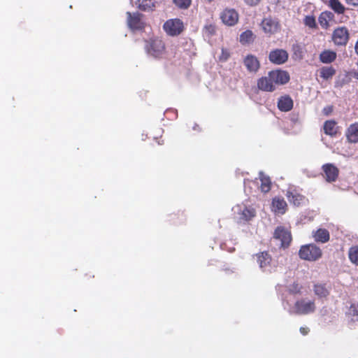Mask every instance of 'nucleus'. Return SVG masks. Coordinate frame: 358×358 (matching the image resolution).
<instances>
[{
	"mask_svg": "<svg viewBox=\"0 0 358 358\" xmlns=\"http://www.w3.org/2000/svg\"><path fill=\"white\" fill-rule=\"evenodd\" d=\"M299 256L301 259L315 262L322 257V251L314 243L306 244L301 246Z\"/></svg>",
	"mask_w": 358,
	"mask_h": 358,
	"instance_id": "1",
	"label": "nucleus"
},
{
	"mask_svg": "<svg viewBox=\"0 0 358 358\" xmlns=\"http://www.w3.org/2000/svg\"><path fill=\"white\" fill-rule=\"evenodd\" d=\"M273 238L280 241V248L286 249L292 241L291 231L283 226H278L275 228Z\"/></svg>",
	"mask_w": 358,
	"mask_h": 358,
	"instance_id": "2",
	"label": "nucleus"
},
{
	"mask_svg": "<svg viewBox=\"0 0 358 358\" xmlns=\"http://www.w3.org/2000/svg\"><path fill=\"white\" fill-rule=\"evenodd\" d=\"M316 306L315 300L300 299L294 303V310L297 315H308L315 312Z\"/></svg>",
	"mask_w": 358,
	"mask_h": 358,
	"instance_id": "3",
	"label": "nucleus"
},
{
	"mask_svg": "<svg viewBox=\"0 0 358 358\" xmlns=\"http://www.w3.org/2000/svg\"><path fill=\"white\" fill-rule=\"evenodd\" d=\"M146 48L149 54L155 57H159L165 52V44L162 40L155 38L148 42Z\"/></svg>",
	"mask_w": 358,
	"mask_h": 358,
	"instance_id": "4",
	"label": "nucleus"
},
{
	"mask_svg": "<svg viewBox=\"0 0 358 358\" xmlns=\"http://www.w3.org/2000/svg\"><path fill=\"white\" fill-rule=\"evenodd\" d=\"M253 257H256L257 262L263 271H270L272 264V257L268 251L259 252Z\"/></svg>",
	"mask_w": 358,
	"mask_h": 358,
	"instance_id": "5",
	"label": "nucleus"
},
{
	"mask_svg": "<svg viewBox=\"0 0 358 358\" xmlns=\"http://www.w3.org/2000/svg\"><path fill=\"white\" fill-rule=\"evenodd\" d=\"M288 52L283 49H275L270 52L269 61L277 65L285 64L288 60Z\"/></svg>",
	"mask_w": 358,
	"mask_h": 358,
	"instance_id": "6",
	"label": "nucleus"
},
{
	"mask_svg": "<svg viewBox=\"0 0 358 358\" xmlns=\"http://www.w3.org/2000/svg\"><path fill=\"white\" fill-rule=\"evenodd\" d=\"M332 39L337 45H345L349 39L348 29L343 27L336 29L333 33Z\"/></svg>",
	"mask_w": 358,
	"mask_h": 358,
	"instance_id": "7",
	"label": "nucleus"
},
{
	"mask_svg": "<svg viewBox=\"0 0 358 358\" xmlns=\"http://www.w3.org/2000/svg\"><path fill=\"white\" fill-rule=\"evenodd\" d=\"M286 196L289 202L295 206H300L308 201V199L296 189L287 190Z\"/></svg>",
	"mask_w": 358,
	"mask_h": 358,
	"instance_id": "8",
	"label": "nucleus"
},
{
	"mask_svg": "<svg viewBox=\"0 0 358 358\" xmlns=\"http://www.w3.org/2000/svg\"><path fill=\"white\" fill-rule=\"evenodd\" d=\"M324 176L328 182H335L339 174L338 169L333 164H325L322 166Z\"/></svg>",
	"mask_w": 358,
	"mask_h": 358,
	"instance_id": "9",
	"label": "nucleus"
},
{
	"mask_svg": "<svg viewBox=\"0 0 358 358\" xmlns=\"http://www.w3.org/2000/svg\"><path fill=\"white\" fill-rule=\"evenodd\" d=\"M275 85H285L289 81V74L286 71L275 70L268 72Z\"/></svg>",
	"mask_w": 358,
	"mask_h": 358,
	"instance_id": "10",
	"label": "nucleus"
},
{
	"mask_svg": "<svg viewBox=\"0 0 358 358\" xmlns=\"http://www.w3.org/2000/svg\"><path fill=\"white\" fill-rule=\"evenodd\" d=\"M257 85L258 89L264 92H273L276 88V85L268 73L266 76L258 79Z\"/></svg>",
	"mask_w": 358,
	"mask_h": 358,
	"instance_id": "11",
	"label": "nucleus"
},
{
	"mask_svg": "<svg viewBox=\"0 0 358 358\" xmlns=\"http://www.w3.org/2000/svg\"><path fill=\"white\" fill-rule=\"evenodd\" d=\"M222 22H238V13L234 8H226L220 13Z\"/></svg>",
	"mask_w": 358,
	"mask_h": 358,
	"instance_id": "12",
	"label": "nucleus"
},
{
	"mask_svg": "<svg viewBox=\"0 0 358 358\" xmlns=\"http://www.w3.org/2000/svg\"><path fill=\"white\" fill-rule=\"evenodd\" d=\"M273 211L283 215L287 210V204L283 198L275 197L272 200Z\"/></svg>",
	"mask_w": 358,
	"mask_h": 358,
	"instance_id": "13",
	"label": "nucleus"
},
{
	"mask_svg": "<svg viewBox=\"0 0 358 358\" xmlns=\"http://www.w3.org/2000/svg\"><path fill=\"white\" fill-rule=\"evenodd\" d=\"M293 100L289 95H284L278 99V108L280 111H290L293 108Z\"/></svg>",
	"mask_w": 358,
	"mask_h": 358,
	"instance_id": "14",
	"label": "nucleus"
},
{
	"mask_svg": "<svg viewBox=\"0 0 358 358\" xmlns=\"http://www.w3.org/2000/svg\"><path fill=\"white\" fill-rule=\"evenodd\" d=\"M312 234L317 243H325L330 239V234L326 229L320 228L316 231H313Z\"/></svg>",
	"mask_w": 358,
	"mask_h": 358,
	"instance_id": "15",
	"label": "nucleus"
},
{
	"mask_svg": "<svg viewBox=\"0 0 358 358\" xmlns=\"http://www.w3.org/2000/svg\"><path fill=\"white\" fill-rule=\"evenodd\" d=\"M164 30L171 36L179 35L184 30L183 24H164Z\"/></svg>",
	"mask_w": 358,
	"mask_h": 358,
	"instance_id": "16",
	"label": "nucleus"
},
{
	"mask_svg": "<svg viewBox=\"0 0 358 358\" xmlns=\"http://www.w3.org/2000/svg\"><path fill=\"white\" fill-rule=\"evenodd\" d=\"M329 288L326 283H316L313 285V292L318 298H327L330 294Z\"/></svg>",
	"mask_w": 358,
	"mask_h": 358,
	"instance_id": "17",
	"label": "nucleus"
},
{
	"mask_svg": "<svg viewBox=\"0 0 358 358\" xmlns=\"http://www.w3.org/2000/svg\"><path fill=\"white\" fill-rule=\"evenodd\" d=\"M337 122L334 120H327L324 123L323 129L325 134L336 136L338 132Z\"/></svg>",
	"mask_w": 358,
	"mask_h": 358,
	"instance_id": "18",
	"label": "nucleus"
},
{
	"mask_svg": "<svg viewBox=\"0 0 358 358\" xmlns=\"http://www.w3.org/2000/svg\"><path fill=\"white\" fill-rule=\"evenodd\" d=\"M239 218L243 221H250L256 215L255 209L251 206H244L243 209L240 210L239 212Z\"/></svg>",
	"mask_w": 358,
	"mask_h": 358,
	"instance_id": "19",
	"label": "nucleus"
},
{
	"mask_svg": "<svg viewBox=\"0 0 358 358\" xmlns=\"http://www.w3.org/2000/svg\"><path fill=\"white\" fill-rule=\"evenodd\" d=\"M244 64L250 71L256 72L259 69V62L252 55H248L244 59Z\"/></svg>",
	"mask_w": 358,
	"mask_h": 358,
	"instance_id": "20",
	"label": "nucleus"
},
{
	"mask_svg": "<svg viewBox=\"0 0 358 358\" xmlns=\"http://www.w3.org/2000/svg\"><path fill=\"white\" fill-rule=\"evenodd\" d=\"M346 137L350 143H358V122L350 125L346 131Z\"/></svg>",
	"mask_w": 358,
	"mask_h": 358,
	"instance_id": "21",
	"label": "nucleus"
},
{
	"mask_svg": "<svg viewBox=\"0 0 358 358\" xmlns=\"http://www.w3.org/2000/svg\"><path fill=\"white\" fill-rule=\"evenodd\" d=\"M259 179L261 181L260 189L264 193H267L271 190V178L264 174L262 172L259 173Z\"/></svg>",
	"mask_w": 358,
	"mask_h": 358,
	"instance_id": "22",
	"label": "nucleus"
},
{
	"mask_svg": "<svg viewBox=\"0 0 358 358\" xmlns=\"http://www.w3.org/2000/svg\"><path fill=\"white\" fill-rule=\"evenodd\" d=\"M336 59V53L332 50H324L320 55V60L324 64H329Z\"/></svg>",
	"mask_w": 358,
	"mask_h": 358,
	"instance_id": "23",
	"label": "nucleus"
},
{
	"mask_svg": "<svg viewBox=\"0 0 358 358\" xmlns=\"http://www.w3.org/2000/svg\"><path fill=\"white\" fill-rule=\"evenodd\" d=\"M346 316L352 322L358 321V305L352 303L348 308L345 313Z\"/></svg>",
	"mask_w": 358,
	"mask_h": 358,
	"instance_id": "24",
	"label": "nucleus"
},
{
	"mask_svg": "<svg viewBox=\"0 0 358 358\" xmlns=\"http://www.w3.org/2000/svg\"><path fill=\"white\" fill-rule=\"evenodd\" d=\"M255 38V36L250 30H246L240 35L239 41L242 45L252 43Z\"/></svg>",
	"mask_w": 358,
	"mask_h": 358,
	"instance_id": "25",
	"label": "nucleus"
},
{
	"mask_svg": "<svg viewBox=\"0 0 358 358\" xmlns=\"http://www.w3.org/2000/svg\"><path fill=\"white\" fill-rule=\"evenodd\" d=\"M137 3L139 9L143 11L152 10L155 6L154 0H137Z\"/></svg>",
	"mask_w": 358,
	"mask_h": 358,
	"instance_id": "26",
	"label": "nucleus"
},
{
	"mask_svg": "<svg viewBox=\"0 0 358 358\" xmlns=\"http://www.w3.org/2000/svg\"><path fill=\"white\" fill-rule=\"evenodd\" d=\"M335 73L336 70L332 66H323L320 69V77L324 80L332 78Z\"/></svg>",
	"mask_w": 358,
	"mask_h": 358,
	"instance_id": "27",
	"label": "nucleus"
},
{
	"mask_svg": "<svg viewBox=\"0 0 358 358\" xmlns=\"http://www.w3.org/2000/svg\"><path fill=\"white\" fill-rule=\"evenodd\" d=\"M348 257L352 263L358 265V245L352 246L349 249Z\"/></svg>",
	"mask_w": 358,
	"mask_h": 358,
	"instance_id": "28",
	"label": "nucleus"
},
{
	"mask_svg": "<svg viewBox=\"0 0 358 358\" xmlns=\"http://www.w3.org/2000/svg\"><path fill=\"white\" fill-rule=\"evenodd\" d=\"M331 8L338 13H343L345 10L344 6L341 4L339 0H330Z\"/></svg>",
	"mask_w": 358,
	"mask_h": 358,
	"instance_id": "29",
	"label": "nucleus"
},
{
	"mask_svg": "<svg viewBox=\"0 0 358 358\" xmlns=\"http://www.w3.org/2000/svg\"><path fill=\"white\" fill-rule=\"evenodd\" d=\"M127 14L128 16L127 22H140L143 17V15L138 12L134 13L127 12Z\"/></svg>",
	"mask_w": 358,
	"mask_h": 358,
	"instance_id": "30",
	"label": "nucleus"
},
{
	"mask_svg": "<svg viewBox=\"0 0 358 358\" xmlns=\"http://www.w3.org/2000/svg\"><path fill=\"white\" fill-rule=\"evenodd\" d=\"M173 2L180 9H187L192 3V0H173Z\"/></svg>",
	"mask_w": 358,
	"mask_h": 358,
	"instance_id": "31",
	"label": "nucleus"
},
{
	"mask_svg": "<svg viewBox=\"0 0 358 358\" xmlns=\"http://www.w3.org/2000/svg\"><path fill=\"white\" fill-rule=\"evenodd\" d=\"M303 287L298 282H293L289 287V293L291 294H300Z\"/></svg>",
	"mask_w": 358,
	"mask_h": 358,
	"instance_id": "32",
	"label": "nucleus"
},
{
	"mask_svg": "<svg viewBox=\"0 0 358 358\" xmlns=\"http://www.w3.org/2000/svg\"><path fill=\"white\" fill-rule=\"evenodd\" d=\"M333 17L334 15L331 12H323L319 17V22H329Z\"/></svg>",
	"mask_w": 358,
	"mask_h": 358,
	"instance_id": "33",
	"label": "nucleus"
},
{
	"mask_svg": "<svg viewBox=\"0 0 358 358\" xmlns=\"http://www.w3.org/2000/svg\"><path fill=\"white\" fill-rule=\"evenodd\" d=\"M204 32L208 36L213 35L215 32V26L213 24H206L204 27Z\"/></svg>",
	"mask_w": 358,
	"mask_h": 358,
	"instance_id": "34",
	"label": "nucleus"
},
{
	"mask_svg": "<svg viewBox=\"0 0 358 358\" xmlns=\"http://www.w3.org/2000/svg\"><path fill=\"white\" fill-rule=\"evenodd\" d=\"M146 24H128L129 28L134 32L145 29Z\"/></svg>",
	"mask_w": 358,
	"mask_h": 358,
	"instance_id": "35",
	"label": "nucleus"
},
{
	"mask_svg": "<svg viewBox=\"0 0 358 358\" xmlns=\"http://www.w3.org/2000/svg\"><path fill=\"white\" fill-rule=\"evenodd\" d=\"M230 57V52L227 49L222 48V52L219 57L220 61L226 62Z\"/></svg>",
	"mask_w": 358,
	"mask_h": 358,
	"instance_id": "36",
	"label": "nucleus"
},
{
	"mask_svg": "<svg viewBox=\"0 0 358 358\" xmlns=\"http://www.w3.org/2000/svg\"><path fill=\"white\" fill-rule=\"evenodd\" d=\"M263 29L266 33H271L273 28H274L275 30L278 29V24H263Z\"/></svg>",
	"mask_w": 358,
	"mask_h": 358,
	"instance_id": "37",
	"label": "nucleus"
},
{
	"mask_svg": "<svg viewBox=\"0 0 358 358\" xmlns=\"http://www.w3.org/2000/svg\"><path fill=\"white\" fill-rule=\"evenodd\" d=\"M262 0H243L244 3L249 6H257Z\"/></svg>",
	"mask_w": 358,
	"mask_h": 358,
	"instance_id": "38",
	"label": "nucleus"
},
{
	"mask_svg": "<svg viewBox=\"0 0 358 358\" xmlns=\"http://www.w3.org/2000/svg\"><path fill=\"white\" fill-rule=\"evenodd\" d=\"M292 49L294 50V55L296 56L299 55V57L301 58L302 55L300 45H294Z\"/></svg>",
	"mask_w": 358,
	"mask_h": 358,
	"instance_id": "39",
	"label": "nucleus"
},
{
	"mask_svg": "<svg viewBox=\"0 0 358 358\" xmlns=\"http://www.w3.org/2000/svg\"><path fill=\"white\" fill-rule=\"evenodd\" d=\"M303 22H315V17L313 15H306L304 18Z\"/></svg>",
	"mask_w": 358,
	"mask_h": 358,
	"instance_id": "40",
	"label": "nucleus"
},
{
	"mask_svg": "<svg viewBox=\"0 0 358 358\" xmlns=\"http://www.w3.org/2000/svg\"><path fill=\"white\" fill-rule=\"evenodd\" d=\"M301 334L303 336H306L307 335L309 331H310V329L308 327H301L299 329Z\"/></svg>",
	"mask_w": 358,
	"mask_h": 358,
	"instance_id": "41",
	"label": "nucleus"
},
{
	"mask_svg": "<svg viewBox=\"0 0 358 358\" xmlns=\"http://www.w3.org/2000/svg\"><path fill=\"white\" fill-rule=\"evenodd\" d=\"M323 112L326 115H329L331 112H332V107L331 106H329V107H326L323 109Z\"/></svg>",
	"mask_w": 358,
	"mask_h": 358,
	"instance_id": "42",
	"label": "nucleus"
},
{
	"mask_svg": "<svg viewBox=\"0 0 358 358\" xmlns=\"http://www.w3.org/2000/svg\"><path fill=\"white\" fill-rule=\"evenodd\" d=\"M348 4L358 6V0H345Z\"/></svg>",
	"mask_w": 358,
	"mask_h": 358,
	"instance_id": "43",
	"label": "nucleus"
},
{
	"mask_svg": "<svg viewBox=\"0 0 358 358\" xmlns=\"http://www.w3.org/2000/svg\"><path fill=\"white\" fill-rule=\"evenodd\" d=\"M166 22H177V23H179V22H180V20L179 19H172V20H167Z\"/></svg>",
	"mask_w": 358,
	"mask_h": 358,
	"instance_id": "44",
	"label": "nucleus"
},
{
	"mask_svg": "<svg viewBox=\"0 0 358 358\" xmlns=\"http://www.w3.org/2000/svg\"><path fill=\"white\" fill-rule=\"evenodd\" d=\"M310 28H317V24H307Z\"/></svg>",
	"mask_w": 358,
	"mask_h": 358,
	"instance_id": "45",
	"label": "nucleus"
},
{
	"mask_svg": "<svg viewBox=\"0 0 358 358\" xmlns=\"http://www.w3.org/2000/svg\"><path fill=\"white\" fill-rule=\"evenodd\" d=\"M355 51H356L357 54L358 55V41H357L356 45H355Z\"/></svg>",
	"mask_w": 358,
	"mask_h": 358,
	"instance_id": "46",
	"label": "nucleus"
},
{
	"mask_svg": "<svg viewBox=\"0 0 358 358\" xmlns=\"http://www.w3.org/2000/svg\"><path fill=\"white\" fill-rule=\"evenodd\" d=\"M90 278H94V275H90Z\"/></svg>",
	"mask_w": 358,
	"mask_h": 358,
	"instance_id": "47",
	"label": "nucleus"
}]
</instances>
